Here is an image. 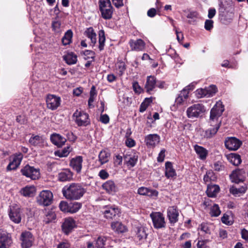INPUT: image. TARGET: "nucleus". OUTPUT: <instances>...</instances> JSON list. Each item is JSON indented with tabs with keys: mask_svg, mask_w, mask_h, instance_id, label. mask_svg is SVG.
I'll return each instance as SVG.
<instances>
[{
	"mask_svg": "<svg viewBox=\"0 0 248 248\" xmlns=\"http://www.w3.org/2000/svg\"><path fill=\"white\" fill-rule=\"evenodd\" d=\"M63 59L68 65L74 64L77 62V56L73 52H70L64 55Z\"/></svg>",
	"mask_w": 248,
	"mask_h": 248,
	"instance_id": "e433bc0d",
	"label": "nucleus"
},
{
	"mask_svg": "<svg viewBox=\"0 0 248 248\" xmlns=\"http://www.w3.org/2000/svg\"><path fill=\"white\" fill-rule=\"evenodd\" d=\"M135 232V238L139 241L142 242L146 239L147 234L144 228L142 227L137 228Z\"/></svg>",
	"mask_w": 248,
	"mask_h": 248,
	"instance_id": "c9c22d12",
	"label": "nucleus"
},
{
	"mask_svg": "<svg viewBox=\"0 0 248 248\" xmlns=\"http://www.w3.org/2000/svg\"><path fill=\"white\" fill-rule=\"evenodd\" d=\"M167 216L171 223H175L178 220L179 213L176 206H170L167 210Z\"/></svg>",
	"mask_w": 248,
	"mask_h": 248,
	"instance_id": "5701e85b",
	"label": "nucleus"
},
{
	"mask_svg": "<svg viewBox=\"0 0 248 248\" xmlns=\"http://www.w3.org/2000/svg\"><path fill=\"white\" fill-rule=\"evenodd\" d=\"M126 69V65L124 62L119 61L116 64V70L120 76H122Z\"/></svg>",
	"mask_w": 248,
	"mask_h": 248,
	"instance_id": "49530a36",
	"label": "nucleus"
},
{
	"mask_svg": "<svg viewBox=\"0 0 248 248\" xmlns=\"http://www.w3.org/2000/svg\"><path fill=\"white\" fill-rule=\"evenodd\" d=\"M207 240H199L197 243L198 248H206V243Z\"/></svg>",
	"mask_w": 248,
	"mask_h": 248,
	"instance_id": "774afa93",
	"label": "nucleus"
},
{
	"mask_svg": "<svg viewBox=\"0 0 248 248\" xmlns=\"http://www.w3.org/2000/svg\"><path fill=\"white\" fill-rule=\"evenodd\" d=\"M20 172L23 176L33 180L38 179L40 177V169L28 164L23 167Z\"/></svg>",
	"mask_w": 248,
	"mask_h": 248,
	"instance_id": "423d86ee",
	"label": "nucleus"
},
{
	"mask_svg": "<svg viewBox=\"0 0 248 248\" xmlns=\"http://www.w3.org/2000/svg\"><path fill=\"white\" fill-rule=\"evenodd\" d=\"M230 162L234 165L237 166L241 162V157L236 154H231L229 156Z\"/></svg>",
	"mask_w": 248,
	"mask_h": 248,
	"instance_id": "09e8293b",
	"label": "nucleus"
},
{
	"mask_svg": "<svg viewBox=\"0 0 248 248\" xmlns=\"http://www.w3.org/2000/svg\"><path fill=\"white\" fill-rule=\"evenodd\" d=\"M61 102V98L53 94H48L46 98L47 107L52 110L56 109L60 106Z\"/></svg>",
	"mask_w": 248,
	"mask_h": 248,
	"instance_id": "ddd939ff",
	"label": "nucleus"
},
{
	"mask_svg": "<svg viewBox=\"0 0 248 248\" xmlns=\"http://www.w3.org/2000/svg\"><path fill=\"white\" fill-rule=\"evenodd\" d=\"M73 117L79 126H86L90 124L89 115L84 111L77 110L74 113Z\"/></svg>",
	"mask_w": 248,
	"mask_h": 248,
	"instance_id": "0eeeda50",
	"label": "nucleus"
},
{
	"mask_svg": "<svg viewBox=\"0 0 248 248\" xmlns=\"http://www.w3.org/2000/svg\"><path fill=\"white\" fill-rule=\"evenodd\" d=\"M224 110V106L220 101L217 102L211 109L209 123L212 127L208 128L204 132V138H211L217 133L221 124V121H218V118L221 116Z\"/></svg>",
	"mask_w": 248,
	"mask_h": 248,
	"instance_id": "f257e3e1",
	"label": "nucleus"
},
{
	"mask_svg": "<svg viewBox=\"0 0 248 248\" xmlns=\"http://www.w3.org/2000/svg\"><path fill=\"white\" fill-rule=\"evenodd\" d=\"M205 111L204 106L202 104H195L188 107L186 111L188 118L195 119L201 117Z\"/></svg>",
	"mask_w": 248,
	"mask_h": 248,
	"instance_id": "20e7f679",
	"label": "nucleus"
},
{
	"mask_svg": "<svg viewBox=\"0 0 248 248\" xmlns=\"http://www.w3.org/2000/svg\"><path fill=\"white\" fill-rule=\"evenodd\" d=\"M138 155L135 153L134 154H126L124 155V163L129 169L135 166L138 162Z\"/></svg>",
	"mask_w": 248,
	"mask_h": 248,
	"instance_id": "412c9836",
	"label": "nucleus"
},
{
	"mask_svg": "<svg viewBox=\"0 0 248 248\" xmlns=\"http://www.w3.org/2000/svg\"><path fill=\"white\" fill-rule=\"evenodd\" d=\"M221 213V211L219 209V207L218 205L214 204L211 208L210 214L212 217H217Z\"/></svg>",
	"mask_w": 248,
	"mask_h": 248,
	"instance_id": "864d4df0",
	"label": "nucleus"
},
{
	"mask_svg": "<svg viewBox=\"0 0 248 248\" xmlns=\"http://www.w3.org/2000/svg\"><path fill=\"white\" fill-rule=\"evenodd\" d=\"M227 8L224 6V5L221 3L220 4L219 11L220 15H221L222 19L226 20L227 22H230L232 20L233 14L232 13V7L231 5Z\"/></svg>",
	"mask_w": 248,
	"mask_h": 248,
	"instance_id": "4468645a",
	"label": "nucleus"
},
{
	"mask_svg": "<svg viewBox=\"0 0 248 248\" xmlns=\"http://www.w3.org/2000/svg\"><path fill=\"white\" fill-rule=\"evenodd\" d=\"M100 121L103 124H107L109 123V118L106 114L101 115Z\"/></svg>",
	"mask_w": 248,
	"mask_h": 248,
	"instance_id": "0e129e2a",
	"label": "nucleus"
},
{
	"mask_svg": "<svg viewBox=\"0 0 248 248\" xmlns=\"http://www.w3.org/2000/svg\"><path fill=\"white\" fill-rule=\"evenodd\" d=\"M129 44L132 51H143L145 47V43L141 39L136 40L131 39L129 42Z\"/></svg>",
	"mask_w": 248,
	"mask_h": 248,
	"instance_id": "4be33fe9",
	"label": "nucleus"
},
{
	"mask_svg": "<svg viewBox=\"0 0 248 248\" xmlns=\"http://www.w3.org/2000/svg\"><path fill=\"white\" fill-rule=\"evenodd\" d=\"M75 222L72 218H66L62 225V230L64 233L68 234L75 227Z\"/></svg>",
	"mask_w": 248,
	"mask_h": 248,
	"instance_id": "b1692460",
	"label": "nucleus"
},
{
	"mask_svg": "<svg viewBox=\"0 0 248 248\" xmlns=\"http://www.w3.org/2000/svg\"><path fill=\"white\" fill-rule=\"evenodd\" d=\"M125 145L128 147H133L135 146L136 143L135 141L130 138H127L125 141Z\"/></svg>",
	"mask_w": 248,
	"mask_h": 248,
	"instance_id": "680f3d73",
	"label": "nucleus"
},
{
	"mask_svg": "<svg viewBox=\"0 0 248 248\" xmlns=\"http://www.w3.org/2000/svg\"><path fill=\"white\" fill-rule=\"evenodd\" d=\"M214 172L212 170H209L206 172L203 177V180L205 183L213 181L214 179Z\"/></svg>",
	"mask_w": 248,
	"mask_h": 248,
	"instance_id": "4d7b16f0",
	"label": "nucleus"
},
{
	"mask_svg": "<svg viewBox=\"0 0 248 248\" xmlns=\"http://www.w3.org/2000/svg\"><path fill=\"white\" fill-rule=\"evenodd\" d=\"M36 192V188L34 186H26L21 189L20 191L21 194L28 197H33Z\"/></svg>",
	"mask_w": 248,
	"mask_h": 248,
	"instance_id": "473e14b6",
	"label": "nucleus"
},
{
	"mask_svg": "<svg viewBox=\"0 0 248 248\" xmlns=\"http://www.w3.org/2000/svg\"><path fill=\"white\" fill-rule=\"evenodd\" d=\"M73 176V173L69 169H65L58 173V179L61 182L69 181Z\"/></svg>",
	"mask_w": 248,
	"mask_h": 248,
	"instance_id": "393cba45",
	"label": "nucleus"
},
{
	"mask_svg": "<svg viewBox=\"0 0 248 248\" xmlns=\"http://www.w3.org/2000/svg\"><path fill=\"white\" fill-rule=\"evenodd\" d=\"M62 191L63 196L66 199L78 200L83 196L86 190L81 184L72 183L65 186Z\"/></svg>",
	"mask_w": 248,
	"mask_h": 248,
	"instance_id": "f03ea898",
	"label": "nucleus"
},
{
	"mask_svg": "<svg viewBox=\"0 0 248 248\" xmlns=\"http://www.w3.org/2000/svg\"><path fill=\"white\" fill-rule=\"evenodd\" d=\"M83 54L85 56H88L87 58H91L93 59L95 57V53L92 50H85Z\"/></svg>",
	"mask_w": 248,
	"mask_h": 248,
	"instance_id": "69168bd1",
	"label": "nucleus"
},
{
	"mask_svg": "<svg viewBox=\"0 0 248 248\" xmlns=\"http://www.w3.org/2000/svg\"><path fill=\"white\" fill-rule=\"evenodd\" d=\"M119 209L115 205L108 206L103 212L104 217L109 219H112L120 214Z\"/></svg>",
	"mask_w": 248,
	"mask_h": 248,
	"instance_id": "aec40b11",
	"label": "nucleus"
},
{
	"mask_svg": "<svg viewBox=\"0 0 248 248\" xmlns=\"http://www.w3.org/2000/svg\"><path fill=\"white\" fill-rule=\"evenodd\" d=\"M98 175L102 179L105 180L108 177L109 174L106 170H102L99 171Z\"/></svg>",
	"mask_w": 248,
	"mask_h": 248,
	"instance_id": "e2e57ef3",
	"label": "nucleus"
},
{
	"mask_svg": "<svg viewBox=\"0 0 248 248\" xmlns=\"http://www.w3.org/2000/svg\"><path fill=\"white\" fill-rule=\"evenodd\" d=\"M83 157L82 156H76L71 158L69 166L76 171L77 173H80L82 168Z\"/></svg>",
	"mask_w": 248,
	"mask_h": 248,
	"instance_id": "6ab92c4d",
	"label": "nucleus"
},
{
	"mask_svg": "<svg viewBox=\"0 0 248 248\" xmlns=\"http://www.w3.org/2000/svg\"><path fill=\"white\" fill-rule=\"evenodd\" d=\"M56 214L52 210H48L45 215L43 221L46 224H48L54 221L56 219Z\"/></svg>",
	"mask_w": 248,
	"mask_h": 248,
	"instance_id": "79ce46f5",
	"label": "nucleus"
},
{
	"mask_svg": "<svg viewBox=\"0 0 248 248\" xmlns=\"http://www.w3.org/2000/svg\"><path fill=\"white\" fill-rule=\"evenodd\" d=\"M160 140V136L157 134H151L145 137V143L148 148H154L159 144Z\"/></svg>",
	"mask_w": 248,
	"mask_h": 248,
	"instance_id": "dca6fc26",
	"label": "nucleus"
},
{
	"mask_svg": "<svg viewBox=\"0 0 248 248\" xmlns=\"http://www.w3.org/2000/svg\"><path fill=\"white\" fill-rule=\"evenodd\" d=\"M99 36V49L100 51L104 49L105 46V43L106 41V37L105 35V31L104 30H100L98 33Z\"/></svg>",
	"mask_w": 248,
	"mask_h": 248,
	"instance_id": "c03bdc74",
	"label": "nucleus"
},
{
	"mask_svg": "<svg viewBox=\"0 0 248 248\" xmlns=\"http://www.w3.org/2000/svg\"><path fill=\"white\" fill-rule=\"evenodd\" d=\"M45 139L42 136L32 135L29 140V142L34 146H42L45 143Z\"/></svg>",
	"mask_w": 248,
	"mask_h": 248,
	"instance_id": "c85d7f7f",
	"label": "nucleus"
},
{
	"mask_svg": "<svg viewBox=\"0 0 248 248\" xmlns=\"http://www.w3.org/2000/svg\"><path fill=\"white\" fill-rule=\"evenodd\" d=\"M69 203L65 201H61L59 204L60 210L65 213H69Z\"/></svg>",
	"mask_w": 248,
	"mask_h": 248,
	"instance_id": "6e6d98bb",
	"label": "nucleus"
},
{
	"mask_svg": "<svg viewBox=\"0 0 248 248\" xmlns=\"http://www.w3.org/2000/svg\"><path fill=\"white\" fill-rule=\"evenodd\" d=\"M152 102V99L151 98H146L140 106V112H144Z\"/></svg>",
	"mask_w": 248,
	"mask_h": 248,
	"instance_id": "603ef678",
	"label": "nucleus"
},
{
	"mask_svg": "<svg viewBox=\"0 0 248 248\" xmlns=\"http://www.w3.org/2000/svg\"><path fill=\"white\" fill-rule=\"evenodd\" d=\"M71 151L72 148H71V147L67 146L66 147H65L62 150L56 151L54 152V155H55V156L60 157H66L71 152Z\"/></svg>",
	"mask_w": 248,
	"mask_h": 248,
	"instance_id": "ea45409f",
	"label": "nucleus"
},
{
	"mask_svg": "<svg viewBox=\"0 0 248 248\" xmlns=\"http://www.w3.org/2000/svg\"><path fill=\"white\" fill-rule=\"evenodd\" d=\"M213 168L216 171H220L224 169V166L222 165L221 162L217 161L214 163Z\"/></svg>",
	"mask_w": 248,
	"mask_h": 248,
	"instance_id": "bf43d9fd",
	"label": "nucleus"
},
{
	"mask_svg": "<svg viewBox=\"0 0 248 248\" xmlns=\"http://www.w3.org/2000/svg\"><path fill=\"white\" fill-rule=\"evenodd\" d=\"M247 187L246 184H244L240 187H236L232 186L230 188V192L235 196H240L241 195L245 193Z\"/></svg>",
	"mask_w": 248,
	"mask_h": 248,
	"instance_id": "7c9ffc66",
	"label": "nucleus"
},
{
	"mask_svg": "<svg viewBox=\"0 0 248 248\" xmlns=\"http://www.w3.org/2000/svg\"><path fill=\"white\" fill-rule=\"evenodd\" d=\"M9 216L10 219L15 223L21 222V209L17 205L10 206L9 210Z\"/></svg>",
	"mask_w": 248,
	"mask_h": 248,
	"instance_id": "f8f14e48",
	"label": "nucleus"
},
{
	"mask_svg": "<svg viewBox=\"0 0 248 248\" xmlns=\"http://www.w3.org/2000/svg\"><path fill=\"white\" fill-rule=\"evenodd\" d=\"M51 142L59 147H62L66 142V139L59 134H53L50 137Z\"/></svg>",
	"mask_w": 248,
	"mask_h": 248,
	"instance_id": "bb28decb",
	"label": "nucleus"
},
{
	"mask_svg": "<svg viewBox=\"0 0 248 248\" xmlns=\"http://www.w3.org/2000/svg\"><path fill=\"white\" fill-rule=\"evenodd\" d=\"M242 144V142L234 137H229L226 139L225 145L227 149L231 151L237 150Z\"/></svg>",
	"mask_w": 248,
	"mask_h": 248,
	"instance_id": "f3484780",
	"label": "nucleus"
},
{
	"mask_svg": "<svg viewBox=\"0 0 248 248\" xmlns=\"http://www.w3.org/2000/svg\"><path fill=\"white\" fill-rule=\"evenodd\" d=\"M178 97H180L184 101H186L188 97V93L186 92L185 90H182L178 94Z\"/></svg>",
	"mask_w": 248,
	"mask_h": 248,
	"instance_id": "338daca9",
	"label": "nucleus"
},
{
	"mask_svg": "<svg viewBox=\"0 0 248 248\" xmlns=\"http://www.w3.org/2000/svg\"><path fill=\"white\" fill-rule=\"evenodd\" d=\"M107 238L104 236H99L94 241L96 248H104L106 244Z\"/></svg>",
	"mask_w": 248,
	"mask_h": 248,
	"instance_id": "3c124183",
	"label": "nucleus"
},
{
	"mask_svg": "<svg viewBox=\"0 0 248 248\" xmlns=\"http://www.w3.org/2000/svg\"><path fill=\"white\" fill-rule=\"evenodd\" d=\"M111 229L118 233H124L127 231V228L122 222L114 221L111 224Z\"/></svg>",
	"mask_w": 248,
	"mask_h": 248,
	"instance_id": "c756f323",
	"label": "nucleus"
},
{
	"mask_svg": "<svg viewBox=\"0 0 248 248\" xmlns=\"http://www.w3.org/2000/svg\"><path fill=\"white\" fill-rule=\"evenodd\" d=\"M211 224L207 223H202L198 227V230L204 234H210Z\"/></svg>",
	"mask_w": 248,
	"mask_h": 248,
	"instance_id": "a18cd8bd",
	"label": "nucleus"
},
{
	"mask_svg": "<svg viewBox=\"0 0 248 248\" xmlns=\"http://www.w3.org/2000/svg\"><path fill=\"white\" fill-rule=\"evenodd\" d=\"M99 8L103 18L108 20L112 18L113 10L110 0H99Z\"/></svg>",
	"mask_w": 248,
	"mask_h": 248,
	"instance_id": "7ed1b4c3",
	"label": "nucleus"
},
{
	"mask_svg": "<svg viewBox=\"0 0 248 248\" xmlns=\"http://www.w3.org/2000/svg\"><path fill=\"white\" fill-rule=\"evenodd\" d=\"M23 155L21 153L14 154L10 157V162L7 167L8 170H15L20 165Z\"/></svg>",
	"mask_w": 248,
	"mask_h": 248,
	"instance_id": "9b49d317",
	"label": "nucleus"
},
{
	"mask_svg": "<svg viewBox=\"0 0 248 248\" xmlns=\"http://www.w3.org/2000/svg\"><path fill=\"white\" fill-rule=\"evenodd\" d=\"M53 200V195L52 192L48 190L41 191L36 197V202L39 205L48 206Z\"/></svg>",
	"mask_w": 248,
	"mask_h": 248,
	"instance_id": "39448f33",
	"label": "nucleus"
},
{
	"mask_svg": "<svg viewBox=\"0 0 248 248\" xmlns=\"http://www.w3.org/2000/svg\"><path fill=\"white\" fill-rule=\"evenodd\" d=\"M84 35L91 40V45L93 46L96 43V34L92 27L88 28L84 32Z\"/></svg>",
	"mask_w": 248,
	"mask_h": 248,
	"instance_id": "cd10ccee",
	"label": "nucleus"
},
{
	"mask_svg": "<svg viewBox=\"0 0 248 248\" xmlns=\"http://www.w3.org/2000/svg\"><path fill=\"white\" fill-rule=\"evenodd\" d=\"M133 89L135 93H140L142 91V89L139 85L138 82H134L132 84Z\"/></svg>",
	"mask_w": 248,
	"mask_h": 248,
	"instance_id": "052dcab7",
	"label": "nucleus"
},
{
	"mask_svg": "<svg viewBox=\"0 0 248 248\" xmlns=\"http://www.w3.org/2000/svg\"><path fill=\"white\" fill-rule=\"evenodd\" d=\"M219 187L217 185H209L206 190L207 195L209 197H215L219 192Z\"/></svg>",
	"mask_w": 248,
	"mask_h": 248,
	"instance_id": "4c0bfd02",
	"label": "nucleus"
},
{
	"mask_svg": "<svg viewBox=\"0 0 248 248\" xmlns=\"http://www.w3.org/2000/svg\"><path fill=\"white\" fill-rule=\"evenodd\" d=\"M217 92V87L215 85H211L205 88L197 90L195 92V95L198 98L210 97L213 96Z\"/></svg>",
	"mask_w": 248,
	"mask_h": 248,
	"instance_id": "6e6552de",
	"label": "nucleus"
},
{
	"mask_svg": "<svg viewBox=\"0 0 248 248\" xmlns=\"http://www.w3.org/2000/svg\"><path fill=\"white\" fill-rule=\"evenodd\" d=\"M165 176L168 178L173 177L176 175L175 170L173 168L170 162H167L165 163Z\"/></svg>",
	"mask_w": 248,
	"mask_h": 248,
	"instance_id": "f704fd0d",
	"label": "nucleus"
},
{
	"mask_svg": "<svg viewBox=\"0 0 248 248\" xmlns=\"http://www.w3.org/2000/svg\"><path fill=\"white\" fill-rule=\"evenodd\" d=\"M156 80L154 76H148L145 84V89L148 93L153 90L156 86Z\"/></svg>",
	"mask_w": 248,
	"mask_h": 248,
	"instance_id": "2f4dec72",
	"label": "nucleus"
},
{
	"mask_svg": "<svg viewBox=\"0 0 248 248\" xmlns=\"http://www.w3.org/2000/svg\"><path fill=\"white\" fill-rule=\"evenodd\" d=\"M61 26V21L58 19L55 18L52 22V28L54 31L59 32Z\"/></svg>",
	"mask_w": 248,
	"mask_h": 248,
	"instance_id": "5fc2aeb1",
	"label": "nucleus"
},
{
	"mask_svg": "<svg viewBox=\"0 0 248 248\" xmlns=\"http://www.w3.org/2000/svg\"><path fill=\"white\" fill-rule=\"evenodd\" d=\"M154 226L156 229H160L165 226V218L160 212H153L150 214Z\"/></svg>",
	"mask_w": 248,
	"mask_h": 248,
	"instance_id": "9d476101",
	"label": "nucleus"
},
{
	"mask_svg": "<svg viewBox=\"0 0 248 248\" xmlns=\"http://www.w3.org/2000/svg\"><path fill=\"white\" fill-rule=\"evenodd\" d=\"M138 193L141 195L148 196L151 197H157L158 194L157 191L141 186L138 188Z\"/></svg>",
	"mask_w": 248,
	"mask_h": 248,
	"instance_id": "a878e982",
	"label": "nucleus"
},
{
	"mask_svg": "<svg viewBox=\"0 0 248 248\" xmlns=\"http://www.w3.org/2000/svg\"><path fill=\"white\" fill-rule=\"evenodd\" d=\"M102 187L109 193L115 192L117 189L114 182L111 180H108L104 183L102 185Z\"/></svg>",
	"mask_w": 248,
	"mask_h": 248,
	"instance_id": "72a5a7b5",
	"label": "nucleus"
},
{
	"mask_svg": "<svg viewBox=\"0 0 248 248\" xmlns=\"http://www.w3.org/2000/svg\"><path fill=\"white\" fill-rule=\"evenodd\" d=\"M231 181L232 183L238 184L244 181L246 178V172L243 169L233 170L230 175Z\"/></svg>",
	"mask_w": 248,
	"mask_h": 248,
	"instance_id": "2eb2a0df",
	"label": "nucleus"
},
{
	"mask_svg": "<svg viewBox=\"0 0 248 248\" xmlns=\"http://www.w3.org/2000/svg\"><path fill=\"white\" fill-rule=\"evenodd\" d=\"M73 32L71 30L67 31L62 39V43L64 46L69 45L72 42Z\"/></svg>",
	"mask_w": 248,
	"mask_h": 248,
	"instance_id": "58836bf2",
	"label": "nucleus"
},
{
	"mask_svg": "<svg viewBox=\"0 0 248 248\" xmlns=\"http://www.w3.org/2000/svg\"><path fill=\"white\" fill-rule=\"evenodd\" d=\"M12 244V239L9 234L0 230V248H9Z\"/></svg>",
	"mask_w": 248,
	"mask_h": 248,
	"instance_id": "a211bd4d",
	"label": "nucleus"
},
{
	"mask_svg": "<svg viewBox=\"0 0 248 248\" xmlns=\"http://www.w3.org/2000/svg\"><path fill=\"white\" fill-rule=\"evenodd\" d=\"M110 154L105 151H101L98 155L99 161L101 165L107 163L109 159Z\"/></svg>",
	"mask_w": 248,
	"mask_h": 248,
	"instance_id": "37998d69",
	"label": "nucleus"
},
{
	"mask_svg": "<svg viewBox=\"0 0 248 248\" xmlns=\"http://www.w3.org/2000/svg\"><path fill=\"white\" fill-rule=\"evenodd\" d=\"M213 27V21L212 20H206L204 23V28L207 31H210Z\"/></svg>",
	"mask_w": 248,
	"mask_h": 248,
	"instance_id": "13d9d810",
	"label": "nucleus"
},
{
	"mask_svg": "<svg viewBox=\"0 0 248 248\" xmlns=\"http://www.w3.org/2000/svg\"><path fill=\"white\" fill-rule=\"evenodd\" d=\"M82 204L80 202H75L69 203V213H75L77 212L81 207Z\"/></svg>",
	"mask_w": 248,
	"mask_h": 248,
	"instance_id": "de8ad7c7",
	"label": "nucleus"
},
{
	"mask_svg": "<svg viewBox=\"0 0 248 248\" xmlns=\"http://www.w3.org/2000/svg\"><path fill=\"white\" fill-rule=\"evenodd\" d=\"M194 149L196 153L199 155L200 159H204L206 158L207 155V151L204 148L198 145H195L194 146Z\"/></svg>",
	"mask_w": 248,
	"mask_h": 248,
	"instance_id": "a19ab883",
	"label": "nucleus"
},
{
	"mask_svg": "<svg viewBox=\"0 0 248 248\" xmlns=\"http://www.w3.org/2000/svg\"><path fill=\"white\" fill-rule=\"evenodd\" d=\"M20 240L22 248H30L33 245L34 238L30 232L25 231L21 233Z\"/></svg>",
	"mask_w": 248,
	"mask_h": 248,
	"instance_id": "1a4fd4ad",
	"label": "nucleus"
},
{
	"mask_svg": "<svg viewBox=\"0 0 248 248\" xmlns=\"http://www.w3.org/2000/svg\"><path fill=\"white\" fill-rule=\"evenodd\" d=\"M199 16V14L196 11L190 12L186 16V17L190 19L188 23L190 24H194L196 22V19Z\"/></svg>",
	"mask_w": 248,
	"mask_h": 248,
	"instance_id": "8fccbe9b",
	"label": "nucleus"
}]
</instances>
